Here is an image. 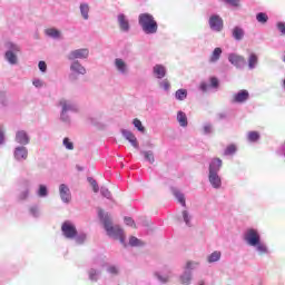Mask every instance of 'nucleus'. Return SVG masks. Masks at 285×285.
<instances>
[{
	"label": "nucleus",
	"mask_w": 285,
	"mask_h": 285,
	"mask_svg": "<svg viewBox=\"0 0 285 285\" xmlns=\"http://www.w3.org/2000/svg\"><path fill=\"white\" fill-rule=\"evenodd\" d=\"M29 215L35 219H39V217H41V208H39V205H31L29 207Z\"/></svg>",
	"instance_id": "obj_32"
},
{
	"label": "nucleus",
	"mask_w": 285,
	"mask_h": 285,
	"mask_svg": "<svg viewBox=\"0 0 285 285\" xmlns=\"http://www.w3.org/2000/svg\"><path fill=\"white\" fill-rule=\"evenodd\" d=\"M98 215L108 237L118 239L122 246H126V235L124 234V229L118 225H112V217L109 214L104 213V210H100Z\"/></svg>",
	"instance_id": "obj_2"
},
{
	"label": "nucleus",
	"mask_w": 285,
	"mask_h": 285,
	"mask_svg": "<svg viewBox=\"0 0 285 285\" xmlns=\"http://www.w3.org/2000/svg\"><path fill=\"white\" fill-rule=\"evenodd\" d=\"M245 36L246 31H244V28H242L240 26H235L232 29V37L233 39H235V41H242V39H244Z\"/></svg>",
	"instance_id": "obj_24"
},
{
	"label": "nucleus",
	"mask_w": 285,
	"mask_h": 285,
	"mask_svg": "<svg viewBox=\"0 0 285 285\" xmlns=\"http://www.w3.org/2000/svg\"><path fill=\"white\" fill-rule=\"evenodd\" d=\"M124 222L126 226H132L134 228H137V225L135 224V220L131 217H125Z\"/></svg>",
	"instance_id": "obj_50"
},
{
	"label": "nucleus",
	"mask_w": 285,
	"mask_h": 285,
	"mask_svg": "<svg viewBox=\"0 0 285 285\" xmlns=\"http://www.w3.org/2000/svg\"><path fill=\"white\" fill-rule=\"evenodd\" d=\"M4 61L9 66H17L19 63V53L21 52V46L12 41L4 42Z\"/></svg>",
	"instance_id": "obj_8"
},
{
	"label": "nucleus",
	"mask_w": 285,
	"mask_h": 285,
	"mask_svg": "<svg viewBox=\"0 0 285 285\" xmlns=\"http://www.w3.org/2000/svg\"><path fill=\"white\" fill-rule=\"evenodd\" d=\"M88 277L90 282H99V278L101 277V271L96 268H90L88 271Z\"/></svg>",
	"instance_id": "obj_30"
},
{
	"label": "nucleus",
	"mask_w": 285,
	"mask_h": 285,
	"mask_svg": "<svg viewBox=\"0 0 285 285\" xmlns=\"http://www.w3.org/2000/svg\"><path fill=\"white\" fill-rule=\"evenodd\" d=\"M202 263L199 261H187L183 266V272L178 276L180 285H190L195 279L194 271H198Z\"/></svg>",
	"instance_id": "obj_6"
},
{
	"label": "nucleus",
	"mask_w": 285,
	"mask_h": 285,
	"mask_svg": "<svg viewBox=\"0 0 285 285\" xmlns=\"http://www.w3.org/2000/svg\"><path fill=\"white\" fill-rule=\"evenodd\" d=\"M140 155H142L145 161H148V164H155V153L153 150H140Z\"/></svg>",
	"instance_id": "obj_31"
},
{
	"label": "nucleus",
	"mask_w": 285,
	"mask_h": 285,
	"mask_svg": "<svg viewBox=\"0 0 285 285\" xmlns=\"http://www.w3.org/2000/svg\"><path fill=\"white\" fill-rule=\"evenodd\" d=\"M3 144H6V130L0 126V146H3Z\"/></svg>",
	"instance_id": "obj_49"
},
{
	"label": "nucleus",
	"mask_w": 285,
	"mask_h": 285,
	"mask_svg": "<svg viewBox=\"0 0 285 285\" xmlns=\"http://www.w3.org/2000/svg\"><path fill=\"white\" fill-rule=\"evenodd\" d=\"M58 108H60V121L65 124V126H70L72 124L70 112H79V106L77 102L70 99L61 98L58 101Z\"/></svg>",
	"instance_id": "obj_5"
},
{
	"label": "nucleus",
	"mask_w": 285,
	"mask_h": 285,
	"mask_svg": "<svg viewBox=\"0 0 285 285\" xmlns=\"http://www.w3.org/2000/svg\"><path fill=\"white\" fill-rule=\"evenodd\" d=\"M237 153V146L235 145H228L226 149L224 150L225 157H230Z\"/></svg>",
	"instance_id": "obj_38"
},
{
	"label": "nucleus",
	"mask_w": 285,
	"mask_h": 285,
	"mask_svg": "<svg viewBox=\"0 0 285 285\" xmlns=\"http://www.w3.org/2000/svg\"><path fill=\"white\" fill-rule=\"evenodd\" d=\"M88 57H90L89 48L73 49L67 55L68 61L86 60Z\"/></svg>",
	"instance_id": "obj_10"
},
{
	"label": "nucleus",
	"mask_w": 285,
	"mask_h": 285,
	"mask_svg": "<svg viewBox=\"0 0 285 285\" xmlns=\"http://www.w3.org/2000/svg\"><path fill=\"white\" fill-rule=\"evenodd\" d=\"M87 181H89L90 186L92 187L94 193H99V184H97V180L92 177H88Z\"/></svg>",
	"instance_id": "obj_43"
},
{
	"label": "nucleus",
	"mask_w": 285,
	"mask_h": 285,
	"mask_svg": "<svg viewBox=\"0 0 285 285\" xmlns=\"http://www.w3.org/2000/svg\"><path fill=\"white\" fill-rule=\"evenodd\" d=\"M114 68L122 77H126L130 72V66H128V62L124 58L114 59Z\"/></svg>",
	"instance_id": "obj_11"
},
{
	"label": "nucleus",
	"mask_w": 285,
	"mask_h": 285,
	"mask_svg": "<svg viewBox=\"0 0 285 285\" xmlns=\"http://www.w3.org/2000/svg\"><path fill=\"white\" fill-rule=\"evenodd\" d=\"M89 12H90V6H88V3H86V2H81L80 3V13H81L82 19H85V21H88V19H90Z\"/></svg>",
	"instance_id": "obj_29"
},
{
	"label": "nucleus",
	"mask_w": 285,
	"mask_h": 285,
	"mask_svg": "<svg viewBox=\"0 0 285 285\" xmlns=\"http://www.w3.org/2000/svg\"><path fill=\"white\" fill-rule=\"evenodd\" d=\"M176 119H177V121H178V124L181 128H187L188 127V116H186V112L179 110L177 112Z\"/></svg>",
	"instance_id": "obj_26"
},
{
	"label": "nucleus",
	"mask_w": 285,
	"mask_h": 285,
	"mask_svg": "<svg viewBox=\"0 0 285 285\" xmlns=\"http://www.w3.org/2000/svg\"><path fill=\"white\" fill-rule=\"evenodd\" d=\"M61 233L65 239H73L79 246L86 244V239H88V235L83 232L77 230V225L70 220H66L61 225Z\"/></svg>",
	"instance_id": "obj_3"
},
{
	"label": "nucleus",
	"mask_w": 285,
	"mask_h": 285,
	"mask_svg": "<svg viewBox=\"0 0 285 285\" xmlns=\"http://www.w3.org/2000/svg\"><path fill=\"white\" fill-rule=\"evenodd\" d=\"M248 70H255L259 66V57L255 52H250L247 57Z\"/></svg>",
	"instance_id": "obj_22"
},
{
	"label": "nucleus",
	"mask_w": 285,
	"mask_h": 285,
	"mask_svg": "<svg viewBox=\"0 0 285 285\" xmlns=\"http://www.w3.org/2000/svg\"><path fill=\"white\" fill-rule=\"evenodd\" d=\"M178 220L183 222L187 228H193V222H195V216L193 215V212L188 209H183L180 213V216H178Z\"/></svg>",
	"instance_id": "obj_17"
},
{
	"label": "nucleus",
	"mask_w": 285,
	"mask_h": 285,
	"mask_svg": "<svg viewBox=\"0 0 285 285\" xmlns=\"http://www.w3.org/2000/svg\"><path fill=\"white\" fill-rule=\"evenodd\" d=\"M14 141L16 144H19V146H28L30 144V134L23 129L18 130L16 132Z\"/></svg>",
	"instance_id": "obj_19"
},
{
	"label": "nucleus",
	"mask_w": 285,
	"mask_h": 285,
	"mask_svg": "<svg viewBox=\"0 0 285 285\" xmlns=\"http://www.w3.org/2000/svg\"><path fill=\"white\" fill-rule=\"evenodd\" d=\"M151 72L156 79H164L168 75V69H166V66L157 63L153 67Z\"/></svg>",
	"instance_id": "obj_20"
},
{
	"label": "nucleus",
	"mask_w": 285,
	"mask_h": 285,
	"mask_svg": "<svg viewBox=\"0 0 285 285\" xmlns=\"http://www.w3.org/2000/svg\"><path fill=\"white\" fill-rule=\"evenodd\" d=\"M276 28L281 35L285 36V22H277Z\"/></svg>",
	"instance_id": "obj_52"
},
{
	"label": "nucleus",
	"mask_w": 285,
	"mask_h": 285,
	"mask_svg": "<svg viewBox=\"0 0 285 285\" xmlns=\"http://www.w3.org/2000/svg\"><path fill=\"white\" fill-rule=\"evenodd\" d=\"M170 275H173V269H170V267H165L161 271L154 273V277H156L160 284H168V282H170Z\"/></svg>",
	"instance_id": "obj_15"
},
{
	"label": "nucleus",
	"mask_w": 285,
	"mask_h": 285,
	"mask_svg": "<svg viewBox=\"0 0 285 285\" xmlns=\"http://www.w3.org/2000/svg\"><path fill=\"white\" fill-rule=\"evenodd\" d=\"M28 197H30V189H23V190L20 191V194L18 195L19 202H26V199H28Z\"/></svg>",
	"instance_id": "obj_44"
},
{
	"label": "nucleus",
	"mask_w": 285,
	"mask_h": 285,
	"mask_svg": "<svg viewBox=\"0 0 285 285\" xmlns=\"http://www.w3.org/2000/svg\"><path fill=\"white\" fill-rule=\"evenodd\" d=\"M222 259V252L215 250L209 256H207L208 264H215V262H219Z\"/></svg>",
	"instance_id": "obj_34"
},
{
	"label": "nucleus",
	"mask_w": 285,
	"mask_h": 285,
	"mask_svg": "<svg viewBox=\"0 0 285 285\" xmlns=\"http://www.w3.org/2000/svg\"><path fill=\"white\" fill-rule=\"evenodd\" d=\"M243 239L247 246L254 248L258 257H266L271 255V248L268 244L262 240V234L259 229L249 227L243 234Z\"/></svg>",
	"instance_id": "obj_1"
},
{
	"label": "nucleus",
	"mask_w": 285,
	"mask_h": 285,
	"mask_svg": "<svg viewBox=\"0 0 285 285\" xmlns=\"http://www.w3.org/2000/svg\"><path fill=\"white\" fill-rule=\"evenodd\" d=\"M209 28L213 32H222L224 30V19L219 14H212L208 20Z\"/></svg>",
	"instance_id": "obj_12"
},
{
	"label": "nucleus",
	"mask_w": 285,
	"mask_h": 285,
	"mask_svg": "<svg viewBox=\"0 0 285 285\" xmlns=\"http://www.w3.org/2000/svg\"><path fill=\"white\" fill-rule=\"evenodd\" d=\"M249 97L250 95L248 94V90L242 89L234 95V101L235 104H244L245 101H248Z\"/></svg>",
	"instance_id": "obj_23"
},
{
	"label": "nucleus",
	"mask_w": 285,
	"mask_h": 285,
	"mask_svg": "<svg viewBox=\"0 0 285 285\" xmlns=\"http://www.w3.org/2000/svg\"><path fill=\"white\" fill-rule=\"evenodd\" d=\"M36 195L40 199H46V197H48V195H50V193L48 191V186L39 185L38 189L36 190Z\"/></svg>",
	"instance_id": "obj_28"
},
{
	"label": "nucleus",
	"mask_w": 285,
	"mask_h": 285,
	"mask_svg": "<svg viewBox=\"0 0 285 285\" xmlns=\"http://www.w3.org/2000/svg\"><path fill=\"white\" fill-rule=\"evenodd\" d=\"M213 132H215V126H213V122H204L203 135H213Z\"/></svg>",
	"instance_id": "obj_36"
},
{
	"label": "nucleus",
	"mask_w": 285,
	"mask_h": 285,
	"mask_svg": "<svg viewBox=\"0 0 285 285\" xmlns=\"http://www.w3.org/2000/svg\"><path fill=\"white\" fill-rule=\"evenodd\" d=\"M187 97H188V90L186 89H178L175 92V98L177 99V101H184L186 100Z\"/></svg>",
	"instance_id": "obj_35"
},
{
	"label": "nucleus",
	"mask_w": 285,
	"mask_h": 285,
	"mask_svg": "<svg viewBox=\"0 0 285 285\" xmlns=\"http://www.w3.org/2000/svg\"><path fill=\"white\" fill-rule=\"evenodd\" d=\"M259 134L257 131H249L247 134V141H249L250 144H255L257 141H259Z\"/></svg>",
	"instance_id": "obj_37"
},
{
	"label": "nucleus",
	"mask_w": 285,
	"mask_h": 285,
	"mask_svg": "<svg viewBox=\"0 0 285 285\" xmlns=\"http://www.w3.org/2000/svg\"><path fill=\"white\" fill-rule=\"evenodd\" d=\"M222 52H223L222 48L216 47L209 57V63H217V61L222 59Z\"/></svg>",
	"instance_id": "obj_27"
},
{
	"label": "nucleus",
	"mask_w": 285,
	"mask_h": 285,
	"mask_svg": "<svg viewBox=\"0 0 285 285\" xmlns=\"http://www.w3.org/2000/svg\"><path fill=\"white\" fill-rule=\"evenodd\" d=\"M132 124H134L135 128H137V130L139 132H142V134L146 132V127H144V125L141 124V120L135 118Z\"/></svg>",
	"instance_id": "obj_42"
},
{
	"label": "nucleus",
	"mask_w": 285,
	"mask_h": 285,
	"mask_svg": "<svg viewBox=\"0 0 285 285\" xmlns=\"http://www.w3.org/2000/svg\"><path fill=\"white\" fill-rule=\"evenodd\" d=\"M62 146L66 148V150H75V142H72V140H70L68 137L63 138Z\"/></svg>",
	"instance_id": "obj_40"
},
{
	"label": "nucleus",
	"mask_w": 285,
	"mask_h": 285,
	"mask_svg": "<svg viewBox=\"0 0 285 285\" xmlns=\"http://www.w3.org/2000/svg\"><path fill=\"white\" fill-rule=\"evenodd\" d=\"M129 245L131 246H141V240L135 236L129 238Z\"/></svg>",
	"instance_id": "obj_47"
},
{
	"label": "nucleus",
	"mask_w": 285,
	"mask_h": 285,
	"mask_svg": "<svg viewBox=\"0 0 285 285\" xmlns=\"http://www.w3.org/2000/svg\"><path fill=\"white\" fill-rule=\"evenodd\" d=\"M138 24L145 35H157V30H159L157 20L150 13H140L138 16Z\"/></svg>",
	"instance_id": "obj_7"
},
{
	"label": "nucleus",
	"mask_w": 285,
	"mask_h": 285,
	"mask_svg": "<svg viewBox=\"0 0 285 285\" xmlns=\"http://www.w3.org/2000/svg\"><path fill=\"white\" fill-rule=\"evenodd\" d=\"M224 3H228V6H233V8L239 7V0H223Z\"/></svg>",
	"instance_id": "obj_51"
},
{
	"label": "nucleus",
	"mask_w": 285,
	"mask_h": 285,
	"mask_svg": "<svg viewBox=\"0 0 285 285\" xmlns=\"http://www.w3.org/2000/svg\"><path fill=\"white\" fill-rule=\"evenodd\" d=\"M199 88H200L202 92H207L208 91V83L202 82Z\"/></svg>",
	"instance_id": "obj_55"
},
{
	"label": "nucleus",
	"mask_w": 285,
	"mask_h": 285,
	"mask_svg": "<svg viewBox=\"0 0 285 285\" xmlns=\"http://www.w3.org/2000/svg\"><path fill=\"white\" fill-rule=\"evenodd\" d=\"M107 273L112 275V277H117L119 275V266L118 265H108Z\"/></svg>",
	"instance_id": "obj_39"
},
{
	"label": "nucleus",
	"mask_w": 285,
	"mask_h": 285,
	"mask_svg": "<svg viewBox=\"0 0 285 285\" xmlns=\"http://www.w3.org/2000/svg\"><path fill=\"white\" fill-rule=\"evenodd\" d=\"M121 135L122 137H125V139L127 141H129V144L136 148L137 150H139V142L137 141V137L135 136V134H132V131L127 130V129H121Z\"/></svg>",
	"instance_id": "obj_21"
},
{
	"label": "nucleus",
	"mask_w": 285,
	"mask_h": 285,
	"mask_svg": "<svg viewBox=\"0 0 285 285\" xmlns=\"http://www.w3.org/2000/svg\"><path fill=\"white\" fill-rule=\"evenodd\" d=\"M32 85L35 88H43V81L39 78L33 79Z\"/></svg>",
	"instance_id": "obj_53"
},
{
	"label": "nucleus",
	"mask_w": 285,
	"mask_h": 285,
	"mask_svg": "<svg viewBox=\"0 0 285 285\" xmlns=\"http://www.w3.org/2000/svg\"><path fill=\"white\" fill-rule=\"evenodd\" d=\"M212 88H219V80L215 77L210 78Z\"/></svg>",
	"instance_id": "obj_54"
},
{
	"label": "nucleus",
	"mask_w": 285,
	"mask_h": 285,
	"mask_svg": "<svg viewBox=\"0 0 285 285\" xmlns=\"http://www.w3.org/2000/svg\"><path fill=\"white\" fill-rule=\"evenodd\" d=\"M174 196L177 199L178 204H180L183 206V208H186V196L184 195V193L175 189Z\"/></svg>",
	"instance_id": "obj_33"
},
{
	"label": "nucleus",
	"mask_w": 285,
	"mask_h": 285,
	"mask_svg": "<svg viewBox=\"0 0 285 285\" xmlns=\"http://www.w3.org/2000/svg\"><path fill=\"white\" fill-rule=\"evenodd\" d=\"M256 21H258V23H268V14H266L265 12L257 13Z\"/></svg>",
	"instance_id": "obj_41"
},
{
	"label": "nucleus",
	"mask_w": 285,
	"mask_h": 285,
	"mask_svg": "<svg viewBox=\"0 0 285 285\" xmlns=\"http://www.w3.org/2000/svg\"><path fill=\"white\" fill-rule=\"evenodd\" d=\"M87 70L79 60H71V63L69 66V81H78L79 77H83L86 75Z\"/></svg>",
	"instance_id": "obj_9"
},
{
	"label": "nucleus",
	"mask_w": 285,
	"mask_h": 285,
	"mask_svg": "<svg viewBox=\"0 0 285 285\" xmlns=\"http://www.w3.org/2000/svg\"><path fill=\"white\" fill-rule=\"evenodd\" d=\"M117 23L120 32H130V20L125 13H118Z\"/></svg>",
	"instance_id": "obj_18"
},
{
	"label": "nucleus",
	"mask_w": 285,
	"mask_h": 285,
	"mask_svg": "<svg viewBox=\"0 0 285 285\" xmlns=\"http://www.w3.org/2000/svg\"><path fill=\"white\" fill-rule=\"evenodd\" d=\"M13 159L19 164H22V161H26L28 159V147L21 146V145L14 147Z\"/></svg>",
	"instance_id": "obj_14"
},
{
	"label": "nucleus",
	"mask_w": 285,
	"mask_h": 285,
	"mask_svg": "<svg viewBox=\"0 0 285 285\" xmlns=\"http://www.w3.org/2000/svg\"><path fill=\"white\" fill-rule=\"evenodd\" d=\"M100 194L102 197H106V199H110V197H112V194H110V190L106 187L100 188Z\"/></svg>",
	"instance_id": "obj_46"
},
{
	"label": "nucleus",
	"mask_w": 285,
	"mask_h": 285,
	"mask_svg": "<svg viewBox=\"0 0 285 285\" xmlns=\"http://www.w3.org/2000/svg\"><path fill=\"white\" fill-rule=\"evenodd\" d=\"M38 68L40 70V72H47L48 70V65L46 63V61L41 60L38 63Z\"/></svg>",
	"instance_id": "obj_48"
},
{
	"label": "nucleus",
	"mask_w": 285,
	"mask_h": 285,
	"mask_svg": "<svg viewBox=\"0 0 285 285\" xmlns=\"http://www.w3.org/2000/svg\"><path fill=\"white\" fill-rule=\"evenodd\" d=\"M59 197L62 204H70L72 202V193L70 191V187L66 184H60L58 187Z\"/></svg>",
	"instance_id": "obj_13"
},
{
	"label": "nucleus",
	"mask_w": 285,
	"mask_h": 285,
	"mask_svg": "<svg viewBox=\"0 0 285 285\" xmlns=\"http://www.w3.org/2000/svg\"><path fill=\"white\" fill-rule=\"evenodd\" d=\"M224 166V161L220 158H212L208 166V181L215 190H219L222 188V176H219V171Z\"/></svg>",
	"instance_id": "obj_4"
},
{
	"label": "nucleus",
	"mask_w": 285,
	"mask_h": 285,
	"mask_svg": "<svg viewBox=\"0 0 285 285\" xmlns=\"http://www.w3.org/2000/svg\"><path fill=\"white\" fill-rule=\"evenodd\" d=\"M228 61L238 70H243L244 66H246V59L244 58V56H239L237 53H229Z\"/></svg>",
	"instance_id": "obj_16"
},
{
	"label": "nucleus",
	"mask_w": 285,
	"mask_h": 285,
	"mask_svg": "<svg viewBox=\"0 0 285 285\" xmlns=\"http://www.w3.org/2000/svg\"><path fill=\"white\" fill-rule=\"evenodd\" d=\"M45 35L50 39H61V30L57 28H48L45 30Z\"/></svg>",
	"instance_id": "obj_25"
},
{
	"label": "nucleus",
	"mask_w": 285,
	"mask_h": 285,
	"mask_svg": "<svg viewBox=\"0 0 285 285\" xmlns=\"http://www.w3.org/2000/svg\"><path fill=\"white\" fill-rule=\"evenodd\" d=\"M158 83H159V88H161L166 92L170 90V82L168 81V79L160 80Z\"/></svg>",
	"instance_id": "obj_45"
}]
</instances>
